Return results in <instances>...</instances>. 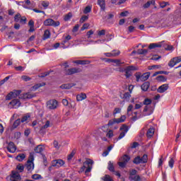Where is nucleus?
<instances>
[{
    "mask_svg": "<svg viewBox=\"0 0 181 181\" xmlns=\"http://www.w3.org/2000/svg\"><path fill=\"white\" fill-rule=\"evenodd\" d=\"M8 107H10V108H19V107H21V101L19 99H13L8 103Z\"/></svg>",
    "mask_w": 181,
    "mask_h": 181,
    "instance_id": "nucleus-10",
    "label": "nucleus"
},
{
    "mask_svg": "<svg viewBox=\"0 0 181 181\" xmlns=\"http://www.w3.org/2000/svg\"><path fill=\"white\" fill-rule=\"evenodd\" d=\"M32 179H33L34 180H39L40 179H43V177H42V175H39V174H34L32 175Z\"/></svg>",
    "mask_w": 181,
    "mask_h": 181,
    "instance_id": "nucleus-38",
    "label": "nucleus"
},
{
    "mask_svg": "<svg viewBox=\"0 0 181 181\" xmlns=\"http://www.w3.org/2000/svg\"><path fill=\"white\" fill-rule=\"evenodd\" d=\"M168 165L171 169L173 168V165H175V159H173V158H170L168 162Z\"/></svg>",
    "mask_w": 181,
    "mask_h": 181,
    "instance_id": "nucleus-52",
    "label": "nucleus"
},
{
    "mask_svg": "<svg viewBox=\"0 0 181 181\" xmlns=\"http://www.w3.org/2000/svg\"><path fill=\"white\" fill-rule=\"evenodd\" d=\"M152 4L153 5L155 4V0H152V1H148L147 3L144 4L143 8L144 9H146V8H149L151 6V5H152Z\"/></svg>",
    "mask_w": 181,
    "mask_h": 181,
    "instance_id": "nucleus-29",
    "label": "nucleus"
},
{
    "mask_svg": "<svg viewBox=\"0 0 181 181\" xmlns=\"http://www.w3.org/2000/svg\"><path fill=\"white\" fill-rule=\"evenodd\" d=\"M136 70V68L134 66H129L125 68L124 72H125V77L126 78H129L131 76H132V71Z\"/></svg>",
    "mask_w": 181,
    "mask_h": 181,
    "instance_id": "nucleus-7",
    "label": "nucleus"
},
{
    "mask_svg": "<svg viewBox=\"0 0 181 181\" xmlns=\"http://www.w3.org/2000/svg\"><path fill=\"white\" fill-rule=\"evenodd\" d=\"M52 165L54 168H56V169H59V168H62V166L64 165V160L62 159L54 160L52 161Z\"/></svg>",
    "mask_w": 181,
    "mask_h": 181,
    "instance_id": "nucleus-9",
    "label": "nucleus"
},
{
    "mask_svg": "<svg viewBox=\"0 0 181 181\" xmlns=\"http://www.w3.org/2000/svg\"><path fill=\"white\" fill-rule=\"evenodd\" d=\"M143 112L144 116L151 115L153 113V107L145 106Z\"/></svg>",
    "mask_w": 181,
    "mask_h": 181,
    "instance_id": "nucleus-13",
    "label": "nucleus"
},
{
    "mask_svg": "<svg viewBox=\"0 0 181 181\" xmlns=\"http://www.w3.org/2000/svg\"><path fill=\"white\" fill-rule=\"evenodd\" d=\"M89 26V23H84L83 25L81 27V30H86V29H88Z\"/></svg>",
    "mask_w": 181,
    "mask_h": 181,
    "instance_id": "nucleus-59",
    "label": "nucleus"
},
{
    "mask_svg": "<svg viewBox=\"0 0 181 181\" xmlns=\"http://www.w3.org/2000/svg\"><path fill=\"white\" fill-rule=\"evenodd\" d=\"M62 104L65 107H67L69 105V100H67L66 99H63L62 100Z\"/></svg>",
    "mask_w": 181,
    "mask_h": 181,
    "instance_id": "nucleus-64",
    "label": "nucleus"
},
{
    "mask_svg": "<svg viewBox=\"0 0 181 181\" xmlns=\"http://www.w3.org/2000/svg\"><path fill=\"white\" fill-rule=\"evenodd\" d=\"M21 132H16V133H14V137L16 138V139H19V138H21Z\"/></svg>",
    "mask_w": 181,
    "mask_h": 181,
    "instance_id": "nucleus-62",
    "label": "nucleus"
},
{
    "mask_svg": "<svg viewBox=\"0 0 181 181\" xmlns=\"http://www.w3.org/2000/svg\"><path fill=\"white\" fill-rule=\"evenodd\" d=\"M76 155V151L74 150L71 151V153L68 156L67 159L68 160H70L71 159H73V157Z\"/></svg>",
    "mask_w": 181,
    "mask_h": 181,
    "instance_id": "nucleus-53",
    "label": "nucleus"
},
{
    "mask_svg": "<svg viewBox=\"0 0 181 181\" xmlns=\"http://www.w3.org/2000/svg\"><path fill=\"white\" fill-rule=\"evenodd\" d=\"M74 86H76V83H65L62 84L60 88H62V90H70V88L74 87Z\"/></svg>",
    "mask_w": 181,
    "mask_h": 181,
    "instance_id": "nucleus-18",
    "label": "nucleus"
},
{
    "mask_svg": "<svg viewBox=\"0 0 181 181\" xmlns=\"http://www.w3.org/2000/svg\"><path fill=\"white\" fill-rule=\"evenodd\" d=\"M107 169L108 170H110V172H115V168H114V163L109 161Z\"/></svg>",
    "mask_w": 181,
    "mask_h": 181,
    "instance_id": "nucleus-27",
    "label": "nucleus"
},
{
    "mask_svg": "<svg viewBox=\"0 0 181 181\" xmlns=\"http://www.w3.org/2000/svg\"><path fill=\"white\" fill-rule=\"evenodd\" d=\"M132 88H134V86L132 85H130L129 86V92H127L123 95V98L126 100V101H129V98H131V93H132Z\"/></svg>",
    "mask_w": 181,
    "mask_h": 181,
    "instance_id": "nucleus-12",
    "label": "nucleus"
},
{
    "mask_svg": "<svg viewBox=\"0 0 181 181\" xmlns=\"http://www.w3.org/2000/svg\"><path fill=\"white\" fill-rule=\"evenodd\" d=\"M25 158H26V156L25 155V153H21L16 157V160H18V162H22V160H23Z\"/></svg>",
    "mask_w": 181,
    "mask_h": 181,
    "instance_id": "nucleus-26",
    "label": "nucleus"
},
{
    "mask_svg": "<svg viewBox=\"0 0 181 181\" xmlns=\"http://www.w3.org/2000/svg\"><path fill=\"white\" fill-rule=\"evenodd\" d=\"M141 163H146L148 162V155H143V156L141 158Z\"/></svg>",
    "mask_w": 181,
    "mask_h": 181,
    "instance_id": "nucleus-41",
    "label": "nucleus"
},
{
    "mask_svg": "<svg viewBox=\"0 0 181 181\" xmlns=\"http://www.w3.org/2000/svg\"><path fill=\"white\" fill-rule=\"evenodd\" d=\"M74 63L75 64H82V65L90 64L89 61H87V60H76V61H74Z\"/></svg>",
    "mask_w": 181,
    "mask_h": 181,
    "instance_id": "nucleus-23",
    "label": "nucleus"
},
{
    "mask_svg": "<svg viewBox=\"0 0 181 181\" xmlns=\"http://www.w3.org/2000/svg\"><path fill=\"white\" fill-rule=\"evenodd\" d=\"M16 169L18 170L19 172H23L25 169V167L23 165H17Z\"/></svg>",
    "mask_w": 181,
    "mask_h": 181,
    "instance_id": "nucleus-61",
    "label": "nucleus"
},
{
    "mask_svg": "<svg viewBox=\"0 0 181 181\" xmlns=\"http://www.w3.org/2000/svg\"><path fill=\"white\" fill-rule=\"evenodd\" d=\"M121 52L118 50H113L112 52L105 53L107 57H115L116 56H119Z\"/></svg>",
    "mask_w": 181,
    "mask_h": 181,
    "instance_id": "nucleus-17",
    "label": "nucleus"
},
{
    "mask_svg": "<svg viewBox=\"0 0 181 181\" xmlns=\"http://www.w3.org/2000/svg\"><path fill=\"white\" fill-rule=\"evenodd\" d=\"M128 130H129L128 126H127L126 124H122V127H120V131H122V132L119 135L117 140L122 139V138L125 136V134L128 132Z\"/></svg>",
    "mask_w": 181,
    "mask_h": 181,
    "instance_id": "nucleus-8",
    "label": "nucleus"
},
{
    "mask_svg": "<svg viewBox=\"0 0 181 181\" xmlns=\"http://www.w3.org/2000/svg\"><path fill=\"white\" fill-rule=\"evenodd\" d=\"M43 151H45V148H43V146L42 145H39L35 148V152L36 153H42V152H43Z\"/></svg>",
    "mask_w": 181,
    "mask_h": 181,
    "instance_id": "nucleus-24",
    "label": "nucleus"
},
{
    "mask_svg": "<svg viewBox=\"0 0 181 181\" xmlns=\"http://www.w3.org/2000/svg\"><path fill=\"white\" fill-rule=\"evenodd\" d=\"M106 136H107V138H112V136H114V132H112V130H109V132L106 134Z\"/></svg>",
    "mask_w": 181,
    "mask_h": 181,
    "instance_id": "nucleus-57",
    "label": "nucleus"
},
{
    "mask_svg": "<svg viewBox=\"0 0 181 181\" xmlns=\"http://www.w3.org/2000/svg\"><path fill=\"white\" fill-rule=\"evenodd\" d=\"M125 119H127V116L122 115L120 118H115L113 119H110L107 124L108 127H112L114 124H121L122 122H124Z\"/></svg>",
    "mask_w": 181,
    "mask_h": 181,
    "instance_id": "nucleus-4",
    "label": "nucleus"
},
{
    "mask_svg": "<svg viewBox=\"0 0 181 181\" xmlns=\"http://www.w3.org/2000/svg\"><path fill=\"white\" fill-rule=\"evenodd\" d=\"M50 37V31L49 30H45L43 35V40H46V39H49Z\"/></svg>",
    "mask_w": 181,
    "mask_h": 181,
    "instance_id": "nucleus-31",
    "label": "nucleus"
},
{
    "mask_svg": "<svg viewBox=\"0 0 181 181\" xmlns=\"http://www.w3.org/2000/svg\"><path fill=\"white\" fill-rule=\"evenodd\" d=\"M155 134V129L153 127H150L147 131L146 135L148 138H152Z\"/></svg>",
    "mask_w": 181,
    "mask_h": 181,
    "instance_id": "nucleus-21",
    "label": "nucleus"
},
{
    "mask_svg": "<svg viewBox=\"0 0 181 181\" xmlns=\"http://www.w3.org/2000/svg\"><path fill=\"white\" fill-rule=\"evenodd\" d=\"M26 17L23 16L21 17L20 21L18 22H20V23H21V25H25L26 23Z\"/></svg>",
    "mask_w": 181,
    "mask_h": 181,
    "instance_id": "nucleus-51",
    "label": "nucleus"
},
{
    "mask_svg": "<svg viewBox=\"0 0 181 181\" xmlns=\"http://www.w3.org/2000/svg\"><path fill=\"white\" fill-rule=\"evenodd\" d=\"M118 165L120 168H125L127 166V163L122 160L119 162Z\"/></svg>",
    "mask_w": 181,
    "mask_h": 181,
    "instance_id": "nucleus-60",
    "label": "nucleus"
},
{
    "mask_svg": "<svg viewBox=\"0 0 181 181\" xmlns=\"http://www.w3.org/2000/svg\"><path fill=\"white\" fill-rule=\"evenodd\" d=\"M46 105L47 110H56V108H57V105H59V102L54 99L49 100L46 103Z\"/></svg>",
    "mask_w": 181,
    "mask_h": 181,
    "instance_id": "nucleus-5",
    "label": "nucleus"
},
{
    "mask_svg": "<svg viewBox=\"0 0 181 181\" xmlns=\"http://www.w3.org/2000/svg\"><path fill=\"white\" fill-rule=\"evenodd\" d=\"M169 88V84L165 83L163 84L162 86H159L157 89L158 93H160V94L165 93V91H167V90Z\"/></svg>",
    "mask_w": 181,
    "mask_h": 181,
    "instance_id": "nucleus-14",
    "label": "nucleus"
},
{
    "mask_svg": "<svg viewBox=\"0 0 181 181\" xmlns=\"http://www.w3.org/2000/svg\"><path fill=\"white\" fill-rule=\"evenodd\" d=\"M105 35V30H102L98 31V35L99 36H104Z\"/></svg>",
    "mask_w": 181,
    "mask_h": 181,
    "instance_id": "nucleus-63",
    "label": "nucleus"
},
{
    "mask_svg": "<svg viewBox=\"0 0 181 181\" xmlns=\"http://www.w3.org/2000/svg\"><path fill=\"white\" fill-rule=\"evenodd\" d=\"M62 66H64V74L65 76H73V74H77L83 71V69H81V68H77V67L69 68L70 67V65H69L68 62H64L62 64Z\"/></svg>",
    "mask_w": 181,
    "mask_h": 181,
    "instance_id": "nucleus-1",
    "label": "nucleus"
},
{
    "mask_svg": "<svg viewBox=\"0 0 181 181\" xmlns=\"http://www.w3.org/2000/svg\"><path fill=\"white\" fill-rule=\"evenodd\" d=\"M86 21H88V16H83L80 19V23H84Z\"/></svg>",
    "mask_w": 181,
    "mask_h": 181,
    "instance_id": "nucleus-49",
    "label": "nucleus"
},
{
    "mask_svg": "<svg viewBox=\"0 0 181 181\" xmlns=\"http://www.w3.org/2000/svg\"><path fill=\"white\" fill-rule=\"evenodd\" d=\"M41 5L43 6V8H47L49 5V1H42Z\"/></svg>",
    "mask_w": 181,
    "mask_h": 181,
    "instance_id": "nucleus-58",
    "label": "nucleus"
},
{
    "mask_svg": "<svg viewBox=\"0 0 181 181\" xmlns=\"http://www.w3.org/2000/svg\"><path fill=\"white\" fill-rule=\"evenodd\" d=\"M21 13H18L14 16V22H16L18 23V22H19V21L21 20Z\"/></svg>",
    "mask_w": 181,
    "mask_h": 181,
    "instance_id": "nucleus-48",
    "label": "nucleus"
},
{
    "mask_svg": "<svg viewBox=\"0 0 181 181\" xmlns=\"http://www.w3.org/2000/svg\"><path fill=\"white\" fill-rule=\"evenodd\" d=\"M150 86L151 83H149V81H146L141 85V88L143 91H148Z\"/></svg>",
    "mask_w": 181,
    "mask_h": 181,
    "instance_id": "nucleus-19",
    "label": "nucleus"
},
{
    "mask_svg": "<svg viewBox=\"0 0 181 181\" xmlns=\"http://www.w3.org/2000/svg\"><path fill=\"white\" fill-rule=\"evenodd\" d=\"M156 80L158 81L165 82V81H166L167 79H166V77H165L164 76H157Z\"/></svg>",
    "mask_w": 181,
    "mask_h": 181,
    "instance_id": "nucleus-46",
    "label": "nucleus"
},
{
    "mask_svg": "<svg viewBox=\"0 0 181 181\" xmlns=\"http://www.w3.org/2000/svg\"><path fill=\"white\" fill-rule=\"evenodd\" d=\"M44 86H46V83H37L33 86V90H37V88H40V87H43Z\"/></svg>",
    "mask_w": 181,
    "mask_h": 181,
    "instance_id": "nucleus-36",
    "label": "nucleus"
},
{
    "mask_svg": "<svg viewBox=\"0 0 181 181\" xmlns=\"http://www.w3.org/2000/svg\"><path fill=\"white\" fill-rule=\"evenodd\" d=\"M14 69L16 70V71H23V70H25V67L22 66H15Z\"/></svg>",
    "mask_w": 181,
    "mask_h": 181,
    "instance_id": "nucleus-56",
    "label": "nucleus"
},
{
    "mask_svg": "<svg viewBox=\"0 0 181 181\" xmlns=\"http://www.w3.org/2000/svg\"><path fill=\"white\" fill-rule=\"evenodd\" d=\"M91 12V6H87L83 10V13L87 14Z\"/></svg>",
    "mask_w": 181,
    "mask_h": 181,
    "instance_id": "nucleus-45",
    "label": "nucleus"
},
{
    "mask_svg": "<svg viewBox=\"0 0 181 181\" xmlns=\"http://www.w3.org/2000/svg\"><path fill=\"white\" fill-rule=\"evenodd\" d=\"M11 180L12 181L21 180V175H19V173L16 171H12Z\"/></svg>",
    "mask_w": 181,
    "mask_h": 181,
    "instance_id": "nucleus-15",
    "label": "nucleus"
},
{
    "mask_svg": "<svg viewBox=\"0 0 181 181\" xmlns=\"http://www.w3.org/2000/svg\"><path fill=\"white\" fill-rule=\"evenodd\" d=\"M35 160V157L32 153H30L28 157V160L27 161L26 168L28 172H32L35 169V164L33 161Z\"/></svg>",
    "mask_w": 181,
    "mask_h": 181,
    "instance_id": "nucleus-3",
    "label": "nucleus"
},
{
    "mask_svg": "<svg viewBox=\"0 0 181 181\" xmlns=\"http://www.w3.org/2000/svg\"><path fill=\"white\" fill-rule=\"evenodd\" d=\"M45 26H54V28H57V26H60L59 21H54V20L52 18H47L44 21Z\"/></svg>",
    "mask_w": 181,
    "mask_h": 181,
    "instance_id": "nucleus-6",
    "label": "nucleus"
},
{
    "mask_svg": "<svg viewBox=\"0 0 181 181\" xmlns=\"http://www.w3.org/2000/svg\"><path fill=\"white\" fill-rule=\"evenodd\" d=\"M33 97H35V95H33L30 93H27L23 95V98H25V99L30 100V98H33Z\"/></svg>",
    "mask_w": 181,
    "mask_h": 181,
    "instance_id": "nucleus-33",
    "label": "nucleus"
},
{
    "mask_svg": "<svg viewBox=\"0 0 181 181\" xmlns=\"http://www.w3.org/2000/svg\"><path fill=\"white\" fill-rule=\"evenodd\" d=\"M129 179H132V180H134V181H141V177L138 175L134 177H129Z\"/></svg>",
    "mask_w": 181,
    "mask_h": 181,
    "instance_id": "nucleus-47",
    "label": "nucleus"
},
{
    "mask_svg": "<svg viewBox=\"0 0 181 181\" xmlns=\"http://www.w3.org/2000/svg\"><path fill=\"white\" fill-rule=\"evenodd\" d=\"M71 18H73V13L69 12L64 16V21H65V22H68V21H70Z\"/></svg>",
    "mask_w": 181,
    "mask_h": 181,
    "instance_id": "nucleus-28",
    "label": "nucleus"
},
{
    "mask_svg": "<svg viewBox=\"0 0 181 181\" xmlns=\"http://www.w3.org/2000/svg\"><path fill=\"white\" fill-rule=\"evenodd\" d=\"M133 163H135V165H139V163H142L141 161V156H139L136 157L133 160Z\"/></svg>",
    "mask_w": 181,
    "mask_h": 181,
    "instance_id": "nucleus-39",
    "label": "nucleus"
},
{
    "mask_svg": "<svg viewBox=\"0 0 181 181\" xmlns=\"http://www.w3.org/2000/svg\"><path fill=\"white\" fill-rule=\"evenodd\" d=\"M149 76H151V73L149 72L142 74L141 81H146L149 78Z\"/></svg>",
    "mask_w": 181,
    "mask_h": 181,
    "instance_id": "nucleus-25",
    "label": "nucleus"
},
{
    "mask_svg": "<svg viewBox=\"0 0 181 181\" xmlns=\"http://www.w3.org/2000/svg\"><path fill=\"white\" fill-rule=\"evenodd\" d=\"M49 127H50V121L47 120L45 122V125L42 126L40 128V134H42L43 135H45V134H46V129H47V128H49Z\"/></svg>",
    "mask_w": 181,
    "mask_h": 181,
    "instance_id": "nucleus-16",
    "label": "nucleus"
},
{
    "mask_svg": "<svg viewBox=\"0 0 181 181\" xmlns=\"http://www.w3.org/2000/svg\"><path fill=\"white\" fill-rule=\"evenodd\" d=\"M176 64H177L176 60L175 59V58L171 59L168 63L169 67H175V66H176Z\"/></svg>",
    "mask_w": 181,
    "mask_h": 181,
    "instance_id": "nucleus-34",
    "label": "nucleus"
},
{
    "mask_svg": "<svg viewBox=\"0 0 181 181\" xmlns=\"http://www.w3.org/2000/svg\"><path fill=\"white\" fill-rule=\"evenodd\" d=\"M7 150L8 152H11V153H15V152H16V146H15L13 142L11 141L8 144Z\"/></svg>",
    "mask_w": 181,
    "mask_h": 181,
    "instance_id": "nucleus-11",
    "label": "nucleus"
},
{
    "mask_svg": "<svg viewBox=\"0 0 181 181\" xmlns=\"http://www.w3.org/2000/svg\"><path fill=\"white\" fill-rule=\"evenodd\" d=\"M131 158L127 154L124 155L121 158V160L126 163H128V162H129Z\"/></svg>",
    "mask_w": 181,
    "mask_h": 181,
    "instance_id": "nucleus-30",
    "label": "nucleus"
},
{
    "mask_svg": "<svg viewBox=\"0 0 181 181\" xmlns=\"http://www.w3.org/2000/svg\"><path fill=\"white\" fill-rule=\"evenodd\" d=\"M111 63H115L116 66H121V64H124V62H121L120 59H113L111 60Z\"/></svg>",
    "mask_w": 181,
    "mask_h": 181,
    "instance_id": "nucleus-35",
    "label": "nucleus"
},
{
    "mask_svg": "<svg viewBox=\"0 0 181 181\" xmlns=\"http://www.w3.org/2000/svg\"><path fill=\"white\" fill-rule=\"evenodd\" d=\"M98 5L100 6L102 11H105V0H98Z\"/></svg>",
    "mask_w": 181,
    "mask_h": 181,
    "instance_id": "nucleus-22",
    "label": "nucleus"
},
{
    "mask_svg": "<svg viewBox=\"0 0 181 181\" xmlns=\"http://www.w3.org/2000/svg\"><path fill=\"white\" fill-rule=\"evenodd\" d=\"M93 165H94V161L90 158H87L86 160L83 163V166L81 168L79 173H83V172L85 170V175H88V173L91 172V169H93ZM86 168H87L86 170Z\"/></svg>",
    "mask_w": 181,
    "mask_h": 181,
    "instance_id": "nucleus-2",
    "label": "nucleus"
},
{
    "mask_svg": "<svg viewBox=\"0 0 181 181\" xmlns=\"http://www.w3.org/2000/svg\"><path fill=\"white\" fill-rule=\"evenodd\" d=\"M121 113V108L119 107H116L115 108L114 111H113V115L115 117V115H117V114H120Z\"/></svg>",
    "mask_w": 181,
    "mask_h": 181,
    "instance_id": "nucleus-50",
    "label": "nucleus"
},
{
    "mask_svg": "<svg viewBox=\"0 0 181 181\" xmlns=\"http://www.w3.org/2000/svg\"><path fill=\"white\" fill-rule=\"evenodd\" d=\"M11 93L13 98H16V97H18L19 94H21V90H16L14 92H11Z\"/></svg>",
    "mask_w": 181,
    "mask_h": 181,
    "instance_id": "nucleus-43",
    "label": "nucleus"
},
{
    "mask_svg": "<svg viewBox=\"0 0 181 181\" xmlns=\"http://www.w3.org/2000/svg\"><path fill=\"white\" fill-rule=\"evenodd\" d=\"M148 49H139L137 50V54H147Z\"/></svg>",
    "mask_w": 181,
    "mask_h": 181,
    "instance_id": "nucleus-40",
    "label": "nucleus"
},
{
    "mask_svg": "<svg viewBox=\"0 0 181 181\" xmlns=\"http://www.w3.org/2000/svg\"><path fill=\"white\" fill-rule=\"evenodd\" d=\"M135 77H136V81H137L138 83L141 80L142 74H141V72H136L135 74Z\"/></svg>",
    "mask_w": 181,
    "mask_h": 181,
    "instance_id": "nucleus-37",
    "label": "nucleus"
},
{
    "mask_svg": "<svg viewBox=\"0 0 181 181\" xmlns=\"http://www.w3.org/2000/svg\"><path fill=\"white\" fill-rule=\"evenodd\" d=\"M143 104L144 105H151V104H152V100L149 99V98H146Z\"/></svg>",
    "mask_w": 181,
    "mask_h": 181,
    "instance_id": "nucleus-42",
    "label": "nucleus"
},
{
    "mask_svg": "<svg viewBox=\"0 0 181 181\" xmlns=\"http://www.w3.org/2000/svg\"><path fill=\"white\" fill-rule=\"evenodd\" d=\"M168 5H169V2L163 1V2L160 3V6L162 8H165L166 6H168Z\"/></svg>",
    "mask_w": 181,
    "mask_h": 181,
    "instance_id": "nucleus-54",
    "label": "nucleus"
},
{
    "mask_svg": "<svg viewBox=\"0 0 181 181\" xmlns=\"http://www.w3.org/2000/svg\"><path fill=\"white\" fill-rule=\"evenodd\" d=\"M21 119H17L14 123L13 124V129H15V128H18V127H19V125H21Z\"/></svg>",
    "mask_w": 181,
    "mask_h": 181,
    "instance_id": "nucleus-32",
    "label": "nucleus"
},
{
    "mask_svg": "<svg viewBox=\"0 0 181 181\" xmlns=\"http://www.w3.org/2000/svg\"><path fill=\"white\" fill-rule=\"evenodd\" d=\"M21 78L23 81H30V80H32V78L28 76H22Z\"/></svg>",
    "mask_w": 181,
    "mask_h": 181,
    "instance_id": "nucleus-55",
    "label": "nucleus"
},
{
    "mask_svg": "<svg viewBox=\"0 0 181 181\" xmlns=\"http://www.w3.org/2000/svg\"><path fill=\"white\" fill-rule=\"evenodd\" d=\"M87 98V95L86 93H80L76 95V100L77 101H83V100H86Z\"/></svg>",
    "mask_w": 181,
    "mask_h": 181,
    "instance_id": "nucleus-20",
    "label": "nucleus"
},
{
    "mask_svg": "<svg viewBox=\"0 0 181 181\" xmlns=\"http://www.w3.org/2000/svg\"><path fill=\"white\" fill-rule=\"evenodd\" d=\"M11 93L13 98H16V97H18L19 94H21V90H16L14 92H11Z\"/></svg>",
    "mask_w": 181,
    "mask_h": 181,
    "instance_id": "nucleus-44",
    "label": "nucleus"
}]
</instances>
